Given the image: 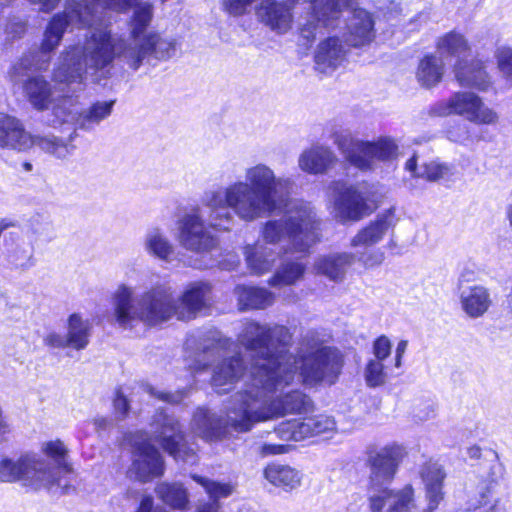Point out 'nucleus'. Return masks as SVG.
Here are the masks:
<instances>
[{
	"label": "nucleus",
	"instance_id": "obj_48",
	"mask_svg": "<svg viewBox=\"0 0 512 512\" xmlns=\"http://www.w3.org/2000/svg\"><path fill=\"white\" fill-rule=\"evenodd\" d=\"M354 255V260L363 264L366 268H373L379 266L385 259V254L380 249H372L371 247L364 248V251L357 252Z\"/></svg>",
	"mask_w": 512,
	"mask_h": 512
},
{
	"label": "nucleus",
	"instance_id": "obj_27",
	"mask_svg": "<svg viewBox=\"0 0 512 512\" xmlns=\"http://www.w3.org/2000/svg\"><path fill=\"white\" fill-rule=\"evenodd\" d=\"M115 103L116 100L96 101L77 115L71 112L68 122L73 121L78 129L92 131L111 115Z\"/></svg>",
	"mask_w": 512,
	"mask_h": 512
},
{
	"label": "nucleus",
	"instance_id": "obj_3",
	"mask_svg": "<svg viewBox=\"0 0 512 512\" xmlns=\"http://www.w3.org/2000/svg\"><path fill=\"white\" fill-rule=\"evenodd\" d=\"M210 293L207 282L189 284L180 297L168 285H157L136 294L133 287L120 284L111 295L112 320L122 329H133L139 323L155 327L173 317L189 320L207 306Z\"/></svg>",
	"mask_w": 512,
	"mask_h": 512
},
{
	"label": "nucleus",
	"instance_id": "obj_26",
	"mask_svg": "<svg viewBox=\"0 0 512 512\" xmlns=\"http://www.w3.org/2000/svg\"><path fill=\"white\" fill-rule=\"evenodd\" d=\"M394 209H389L379 215L368 226L361 229L351 240L353 247H371L382 240L388 229L395 223Z\"/></svg>",
	"mask_w": 512,
	"mask_h": 512
},
{
	"label": "nucleus",
	"instance_id": "obj_10",
	"mask_svg": "<svg viewBox=\"0 0 512 512\" xmlns=\"http://www.w3.org/2000/svg\"><path fill=\"white\" fill-rule=\"evenodd\" d=\"M333 191L334 214L340 221H358L376 209L382 194L374 185L348 186L336 182Z\"/></svg>",
	"mask_w": 512,
	"mask_h": 512
},
{
	"label": "nucleus",
	"instance_id": "obj_44",
	"mask_svg": "<svg viewBox=\"0 0 512 512\" xmlns=\"http://www.w3.org/2000/svg\"><path fill=\"white\" fill-rule=\"evenodd\" d=\"M192 478L199 483L214 500L228 497L234 491V487L227 483L215 482L198 475H193Z\"/></svg>",
	"mask_w": 512,
	"mask_h": 512
},
{
	"label": "nucleus",
	"instance_id": "obj_19",
	"mask_svg": "<svg viewBox=\"0 0 512 512\" xmlns=\"http://www.w3.org/2000/svg\"><path fill=\"white\" fill-rule=\"evenodd\" d=\"M208 203L196 213L183 217L179 226V243L186 249L203 252L210 250L215 245L213 236L205 229L207 221Z\"/></svg>",
	"mask_w": 512,
	"mask_h": 512
},
{
	"label": "nucleus",
	"instance_id": "obj_60",
	"mask_svg": "<svg viewBox=\"0 0 512 512\" xmlns=\"http://www.w3.org/2000/svg\"><path fill=\"white\" fill-rule=\"evenodd\" d=\"M16 225L17 224L14 221H11L9 219H2L0 221V232L2 233L4 230L8 228L16 227Z\"/></svg>",
	"mask_w": 512,
	"mask_h": 512
},
{
	"label": "nucleus",
	"instance_id": "obj_31",
	"mask_svg": "<svg viewBox=\"0 0 512 512\" xmlns=\"http://www.w3.org/2000/svg\"><path fill=\"white\" fill-rule=\"evenodd\" d=\"M68 27L69 25L62 14H54L49 20L38 49L39 55L43 58L47 57L49 63L51 62L52 53L60 45Z\"/></svg>",
	"mask_w": 512,
	"mask_h": 512
},
{
	"label": "nucleus",
	"instance_id": "obj_23",
	"mask_svg": "<svg viewBox=\"0 0 512 512\" xmlns=\"http://www.w3.org/2000/svg\"><path fill=\"white\" fill-rule=\"evenodd\" d=\"M458 299L461 310L470 319L483 317L492 306L488 288L483 285H458Z\"/></svg>",
	"mask_w": 512,
	"mask_h": 512
},
{
	"label": "nucleus",
	"instance_id": "obj_40",
	"mask_svg": "<svg viewBox=\"0 0 512 512\" xmlns=\"http://www.w3.org/2000/svg\"><path fill=\"white\" fill-rule=\"evenodd\" d=\"M275 433L284 441H301L314 436L310 417L282 422L275 429Z\"/></svg>",
	"mask_w": 512,
	"mask_h": 512
},
{
	"label": "nucleus",
	"instance_id": "obj_15",
	"mask_svg": "<svg viewBox=\"0 0 512 512\" xmlns=\"http://www.w3.org/2000/svg\"><path fill=\"white\" fill-rule=\"evenodd\" d=\"M152 426L156 441L175 460L190 464L196 462L195 452L187 445L178 420L165 412H159L155 415Z\"/></svg>",
	"mask_w": 512,
	"mask_h": 512
},
{
	"label": "nucleus",
	"instance_id": "obj_30",
	"mask_svg": "<svg viewBox=\"0 0 512 512\" xmlns=\"http://www.w3.org/2000/svg\"><path fill=\"white\" fill-rule=\"evenodd\" d=\"M345 52L344 46L340 43L338 37H328L319 44L316 51V68L321 72H326L327 69L334 70L343 62Z\"/></svg>",
	"mask_w": 512,
	"mask_h": 512
},
{
	"label": "nucleus",
	"instance_id": "obj_9",
	"mask_svg": "<svg viewBox=\"0 0 512 512\" xmlns=\"http://www.w3.org/2000/svg\"><path fill=\"white\" fill-rule=\"evenodd\" d=\"M319 223L312 207L304 202H291L280 219L269 220L262 229L263 240L276 244L287 240L284 253H305L319 241Z\"/></svg>",
	"mask_w": 512,
	"mask_h": 512
},
{
	"label": "nucleus",
	"instance_id": "obj_8",
	"mask_svg": "<svg viewBox=\"0 0 512 512\" xmlns=\"http://www.w3.org/2000/svg\"><path fill=\"white\" fill-rule=\"evenodd\" d=\"M238 344L249 354L253 363L248 377H258L262 368L279 362L295 360L296 355L288 352L292 344L290 330L282 325L269 326L254 321L243 324L237 336Z\"/></svg>",
	"mask_w": 512,
	"mask_h": 512
},
{
	"label": "nucleus",
	"instance_id": "obj_2",
	"mask_svg": "<svg viewBox=\"0 0 512 512\" xmlns=\"http://www.w3.org/2000/svg\"><path fill=\"white\" fill-rule=\"evenodd\" d=\"M151 18L149 6L136 9L130 21V40H115L107 33L94 35L84 47L65 48L52 72V82L43 75L28 76L22 91L28 103L38 112L52 111L56 124L68 123L74 97L83 90L86 70H102L113 60L137 71L144 63L168 61L173 54L171 42L157 34L144 35Z\"/></svg>",
	"mask_w": 512,
	"mask_h": 512
},
{
	"label": "nucleus",
	"instance_id": "obj_59",
	"mask_svg": "<svg viewBox=\"0 0 512 512\" xmlns=\"http://www.w3.org/2000/svg\"><path fill=\"white\" fill-rule=\"evenodd\" d=\"M408 346V342L406 340H401L396 347V355L403 356L406 352Z\"/></svg>",
	"mask_w": 512,
	"mask_h": 512
},
{
	"label": "nucleus",
	"instance_id": "obj_37",
	"mask_svg": "<svg viewBox=\"0 0 512 512\" xmlns=\"http://www.w3.org/2000/svg\"><path fill=\"white\" fill-rule=\"evenodd\" d=\"M443 74L442 58L436 55H427L420 61L416 77L423 87L431 88L442 80Z\"/></svg>",
	"mask_w": 512,
	"mask_h": 512
},
{
	"label": "nucleus",
	"instance_id": "obj_56",
	"mask_svg": "<svg viewBox=\"0 0 512 512\" xmlns=\"http://www.w3.org/2000/svg\"><path fill=\"white\" fill-rule=\"evenodd\" d=\"M287 452V447L281 444H263L260 448V454L262 456L278 455Z\"/></svg>",
	"mask_w": 512,
	"mask_h": 512
},
{
	"label": "nucleus",
	"instance_id": "obj_58",
	"mask_svg": "<svg viewBox=\"0 0 512 512\" xmlns=\"http://www.w3.org/2000/svg\"><path fill=\"white\" fill-rule=\"evenodd\" d=\"M153 507V499L149 496L144 497L141 501L138 512H151Z\"/></svg>",
	"mask_w": 512,
	"mask_h": 512
},
{
	"label": "nucleus",
	"instance_id": "obj_52",
	"mask_svg": "<svg viewBox=\"0 0 512 512\" xmlns=\"http://www.w3.org/2000/svg\"><path fill=\"white\" fill-rule=\"evenodd\" d=\"M391 353V342L386 336H380L373 344L374 360H385Z\"/></svg>",
	"mask_w": 512,
	"mask_h": 512
},
{
	"label": "nucleus",
	"instance_id": "obj_61",
	"mask_svg": "<svg viewBox=\"0 0 512 512\" xmlns=\"http://www.w3.org/2000/svg\"><path fill=\"white\" fill-rule=\"evenodd\" d=\"M93 423L98 429H105L108 425V420L104 417H97Z\"/></svg>",
	"mask_w": 512,
	"mask_h": 512
},
{
	"label": "nucleus",
	"instance_id": "obj_38",
	"mask_svg": "<svg viewBox=\"0 0 512 512\" xmlns=\"http://www.w3.org/2000/svg\"><path fill=\"white\" fill-rule=\"evenodd\" d=\"M306 265L299 261H285L277 268L268 283L272 287L292 286L304 278Z\"/></svg>",
	"mask_w": 512,
	"mask_h": 512
},
{
	"label": "nucleus",
	"instance_id": "obj_12",
	"mask_svg": "<svg viewBox=\"0 0 512 512\" xmlns=\"http://www.w3.org/2000/svg\"><path fill=\"white\" fill-rule=\"evenodd\" d=\"M57 480V471L34 454H26L17 460L0 459V482L21 481L34 488L46 487Z\"/></svg>",
	"mask_w": 512,
	"mask_h": 512
},
{
	"label": "nucleus",
	"instance_id": "obj_22",
	"mask_svg": "<svg viewBox=\"0 0 512 512\" xmlns=\"http://www.w3.org/2000/svg\"><path fill=\"white\" fill-rule=\"evenodd\" d=\"M370 509L372 512H412L416 509L414 501V489L411 485H405L402 489L391 490L384 488L370 496Z\"/></svg>",
	"mask_w": 512,
	"mask_h": 512
},
{
	"label": "nucleus",
	"instance_id": "obj_46",
	"mask_svg": "<svg viewBox=\"0 0 512 512\" xmlns=\"http://www.w3.org/2000/svg\"><path fill=\"white\" fill-rule=\"evenodd\" d=\"M42 451L47 457L51 458L57 466H66V456L68 451L60 440L49 441L43 444Z\"/></svg>",
	"mask_w": 512,
	"mask_h": 512
},
{
	"label": "nucleus",
	"instance_id": "obj_47",
	"mask_svg": "<svg viewBox=\"0 0 512 512\" xmlns=\"http://www.w3.org/2000/svg\"><path fill=\"white\" fill-rule=\"evenodd\" d=\"M27 26V18L17 15L9 16L5 24V34L12 40L22 38L27 31Z\"/></svg>",
	"mask_w": 512,
	"mask_h": 512
},
{
	"label": "nucleus",
	"instance_id": "obj_5",
	"mask_svg": "<svg viewBox=\"0 0 512 512\" xmlns=\"http://www.w3.org/2000/svg\"><path fill=\"white\" fill-rule=\"evenodd\" d=\"M149 6L151 18L144 29L143 34H157L162 40L171 42L174 50L169 59L173 58L178 50L179 43L173 37H165L160 32L149 30L154 17V6L149 2L137 0H66L64 11L60 12L69 26L78 28H93L95 31L83 45L94 36L107 33L115 40L129 41L130 21L138 7Z\"/></svg>",
	"mask_w": 512,
	"mask_h": 512
},
{
	"label": "nucleus",
	"instance_id": "obj_41",
	"mask_svg": "<svg viewBox=\"0 0 512 512\" xmlns=\"http://www.w3.org/2000/svg\"><path fill=\"white\" fill-rule=\"evenodd\" d=\"M275 433L284 441H301L314 436L310 417L282 422L275 429Z\"/></svg>",
	"mask_w": 512,
	"mask_h": 512
},
{
	"label": "nucleus",
	"instance_id": "obj_39",
	"mask_svg": "<svg viewBox=\"0 0 512 512\" xmlns=\"http://www.w3.org/2000/svg\"><path fill=\"white\" fill-rule=\"evenodd\" d=\"M26 235L36 241L51 242L56 238V231L52 221L45 215L36 213L31 215L24 226Z\"/></svg>",
	"mask_w": 512,
	"mask_h": 512
},
{
	"label": "nucleus",
	"instance_id": "obj_18",
	"mask_svg": "<svg viewBox=\"0 0 512 512\" xmlns=\"http://www.w3.org/2000/svg\"><path fill=\"white\" fill-rule=\"evenodd\" d=\"M300 0H288V2L278 0H261L255 7V14L258 20L272 31L278 34H285L292 27L293 14L292 7ZM309 3V14L306 22L314 13V4L317 0H303Z\"/></svg>",
	"mask_w": 512,
	"mask_h": 512
},
{
	"label": "nucleus",
	"instance_id": "obj_33",
	"mask_svg": "<svg viewBox=\"0 0 512 512\" xmlns=\"http://www.w3.org/2000/svg\"><path fill=\"white\" fill-rule=\"evenodd\" d=\"M235 294L241 310L265 309L274 303V294L264 288L237 286Z\"/></svg>",
	"mask_w": 512,
	"mask_h": 512
},
{
	"label": "nucleus",
	"instance_id": "obj_34",
	"mask_svg": "<svg viewBox=\"0 0 512 512\" xmlns=\"http://www.w3.org/2000/svg\"><path fill=\"white\" fill-rule=\"evenodd\" d=\"M244 254L249 269L257 275L270 271L276 259L273 250L260 243L246 246Z\"/></svg>",
	"mask_w": 512,
	"mask_h": 512
},
{
	"label": "nucleus",
	"instance_id": "obj_11",
	"mask_svg": "<svg viewBox=\"0 0 512 512\" xmlns=\"http://www.w3.org/2000/svg\"><path fill=\"white\" fill-rule=\"evenodd\" d=\"M438 51L441 55L456 57L455 77L463 87L475 88L485 91L490 86V78L480 60L467 63L464 58L468 53V45L461 34L450 32L438 42Z\"/></svg>",
	"mask_w": 512,
	"mask_h": 512
},
{
	"label": "nucleus",
	"instance_id": "obj_57",
	"mask_svg": "<svg viewBox=\"0 0 512 512\" xmlns=\"http://www.w3.org/2000/svg\"><path fill=\"white\" fill-rule=\"evenodd\" d=\"M114 407L121 414H125L128 411V401L126 397L118 391L114 399Z\"/></svg>",
	"mask_w": 512,
	"mask_h": 512
},
{
	"label": "nucleus",
	"instance_id": "obj_29",
	"mask_svg": "<svg viewBox=\"0 0 512 512\" xmlns=\"http://www.w3.org/2000/svg\"><path fill=\"white\" fill-rule=\"evenodd\" d=\"M144 251L153 258L170 263L174 259L175 247L166 233L158 228L146 232L143 238Z\"/></svg>",
	"mask_w": 512,
	"mask_h": 512
},
{
	"label": "nucleus",
	"instance_id": "obj_54",
	"mask_svg": "<svg viewBox=\"0 0 512 512\" xmlns=\"http://www.w3.org/2000/svg\"><path fill=\"white\" fill-rule=\"evenodd\" d=\"M448 138L455 142H464L469 139V132L466 124L448 130Z\"/></svg>",
	"mask_w": 512,
	"mask_h": 512
},
{
	"label": "nucleus",
	"instance_id": "obj_1",
	"mask_svg": "<svg viewBox=\"0 0 512 512\" xmlns=\"http://www.w3.org/2000/svg\"><path fill=\"white\" fill-rule=\"evenodd\" d=\"M340 352L325 346L317 334L309 331L303 337L295 360L279 362L260 370V375L244 380L229 401L224 418L199 408L193 415L192 429L206 440L225 437L230 429L248 432L260 422L287 414L308 412L312 401L300 390L282 393L294 383L315 387L322 382L333 384L342 368Z\"/></svg>",
	"mask_w": 512,
	"mask_h": 512
},
{
	"label": "nucleus",
	"instance_id": "obj_51",
	"mask_svg": "<svg viewBox=\"0 0 512 512\" xmlns=\"http://www.w3.org/2000/svg\"><path fill=\"white\" fill-rule=\"evenodd\" d=\"M313 435H320L329 431H333L336 428L334 419L326 415H318L310 417Z\"/></svg>",
	"mask_w": 512,
	"mask_h": 512
},
{
	"label": "nucleus",
	"instance_id": "obj_63",
	"mask_svg": "<svg viewBox=\"0 0 512 512\" xmlns=\"http://www.w3.org/2000/svg\"><path fill=\"white\" fill-rule=\"evenodd\" d=\"M353 164H357L356 166L360 169H368L369 168V162H365V161H362V162H352Z\"/></svg>",
	"mask_w": 512,
	"mask_h": 512
},
{
	"label": "nucleus",
	"instance_id": "obj_62",
	"mask_svg": "<svg viewBox=\"0 0 512 512\" xmlns=\"http://www.w3.org/2000/svg\"><path fill=\"white\" fill-rule=\"evenodd\" d=\"M471 458H479L481 455V449L477 446L471 447L468 451Z\"/></svg>",
	"mask_w": 512,
	"mask_h": 512
},
{
	"label": "nucleus",
	"instance_id": "obj_4",
	"mask_svg": "<svg viewBox=\"0 0 512 512\" xmlns=\"http://www.w3.org/2000/svg\"><path fill=\"white\" fill-rule=\"evenodd\" d=\"M249 177L252 186L240 182L208 197L207 224L210 227L229 230L233 220L229 208L248 221L280 208L290 182L275 180L273 172L264 165L256 166Z\"/></svg>",
	"mask_w": 512,
	"mask_h": 512
},
{
	"label": "nucleus",
	"instance_id": "obj_45",
	"mask_svg": "<svg viewBox=\"0 0 512 512\" xmlns=\"http://www.w3.org/2000/svg\"><path fill=\"white\" fill-rule=\"evenodd\" d=\"M365 381L369 387H379L385 384L387 373L382 361L371 359L365 368Z\"/></svg>",
	"mask_w": 512,
	"mask_h": 512
},
{
	"label": "nucleus",
	"instance_id": "obj_7",
	"mask_svg": "<svg viewBox=\"0 0 512 512\" xmlns=\"http://www.w3.org/2000/svg\"><path fill=\"white\" fill-rule=\"evenodd\" d=\"M233 341L218 331H210L197 339L190 336L186 341L187 349L195 348L194 365L196 370H204L215 358H221L212 368L211 385L218 394H226L234 389L244 376L246 366L242 356L237 353L227 357Z\"/></svg>",
	"mask_w": 512,
	"mask_h": 512
},
{
	"label": "nucleus",
	"instance_id": "obj_21",
	"mask_svg": "<svg viewBox=\"0 0 512 512\" xmlns=\"http://www.w3.org/2000/svg\"><path fill=\"white\" fill-rule=\"evenodd\" d=\"M506 468L499 460L497 454L489 461L485 470L478 476V481L469 502V507L477 509L489 505L497 492V489L504 480Z\"/></svg>",
	"mask_w": 512,
	"mask_h": 512
},
{
	"label": "nucleus",
	"instance_id": "obj_16",
	"mask_svg": "<svg viewBox=\"0 0 512 512\" xmlns=\"http://www.w3.org/2000/svg\"><path fill=\"white\" fill-rule=\"evenodd\" d=\"M432 112L437 116L457 114L471 122L483 124L494 123L497 119L496 113L485 107L480 97L472 92L454 93L447 101L436 103Z\"/></svg>",
	"mask_w": 512,
	"mask_h": 512
},
{
	"label": "nucleus",
	"instance_id": "obj_36",
	"mask_svg": "<svg viewBox=\"0 0 512 512\" xmlns=\"http://www.w3.org/2000/svg\"><path fill=\"white\" fill-rule=\"evenodd\" d=\"M264 476L272 485L284 490H293L301 483L300 472L287 465H268L264 470Z\"/></svg>",
	"mask_w": 512,
	"mask_h": 512
},
{
	"label": "nucleus",
	"instance_id": "obj_42",
	"mask_svg": "<svg viewBox=\"0 0 512 512\" xmlns=\"http://www.w3.org/2000/svg\"><path fill=\"white\" fill-rule=\"evenodd\" d=\"M155 492L165 504L174 509L183 510L188 505V494L181 484L163 482L157 485Z\"/></svg>",
	"mask_w": 512,
	"mask_h": 512
},
{
	"label": "nucleus",
	"instance_id": "obj_64",
	"mask_svg": "<svg viewBox=\"0 0 512 512\" xmlns=\"http://www.w3.org/2000/svg\"><path fill=\"white\" fill-rule=\"evenodd\" d=\"M21 167H22V171H24V172H29L32 170V165L30 162H23Z\"/></svg>",
	"mask_w": 512,
	"mask_h": 512
},
{
	"label": "nucleus",
	"instance_id": "obj_25",
	"mask_svg": "<svg viewBox=\"0 0 512 512\" xmlns=\"http://www.w3.org/2000/svg\"><path fill=\"white\" fill-rule=\"evenodd\" d=\"M354 262V255L351 253H337L319 256L313 264V271L334 282L343 281L348 267Z\"/></svg>",
	"mask_w": 512,
	"mask_h": 512
},
{
	"label": "nucleus",
	"instance_id": "obj_49",
	"mask_svg": "<svg viewBox=\"0 0 512 512\" xmlns=\"http://www.w3.org/2000/svg\"><path fill=\"white\" fill-rule=\"evenodd\" d=\"M299 160H334L332 150L323 144L316 143L305 149Z\"/></svg>",
	"mask_w": 512,
	"mask_h": 512
},
{
	"label": "nucleus",
	"instance_id": "obj_28",
	"mask_svg": "<svg viewBox=\"0 0 512 512\" xmlns=\"http://www.w3.org/2000/svg\"><path fill=\"white\" fill-rule=\"evenodd\" d=\"M445 477V472L437 463H430L422 468L421 478L425 485V498L430 508H438L444 499L443 481Z\"/></svg>",
	"mask_w": 512,
	"mask_h": 512
},
{
	"label": "nucleus",
	"instance_id": "obj_13",
	"mask_svg": "<svg viewBox=\"0 0 512 512\" xmlns=\"http://www.w3.org/2000/svg\"><path fill=\"white\" fill-rule=\"evenodd\" d=\"M333 141L344 156V160H390L405 157L399 151L396 141L388 136L380 137L376 141H364L354 138L350 132H334Z\"/></svg>",
	"mask_w": 512,
	"mask_h": 512
},
{
	"label": "nucleus",
	"instance_id": "obj_43",
	"mask_svg": "<svg viewBox=\"0 0 512 512\" xmlns=\"http://www.w3.org/2000/svg\"><path fill=\"white\" fill-rule=\"evenodd\" d=\"M36 145L47 153L62 158L66 156L67 145L53 135L33 136V146Z\"/></svg>",
	"mask_w": 512,
	"mask_h": 512
},
{
	"label": "nucleus",
	"instance_id": "obj_53",
	"mask_svg": "<svg viewBox=\"0 0 512 512\" xmlns=\"http://www.w3.org/2000/svg\"><path fill=\"white\" fill-rule=\"evenodd\" d=\"M143 389L148 394H150L152 396H155L158 399L163 400L165 402L179 403L183 399V393H180V392L174 393V394H172V393H165V392L157 393L156 390L152 386H150V385L143 386Z\"/></svg>",
	"mask_w": 512,
	"mask_h": 512
},
{
	"label": "nucleus",
	"instance_id": "obj_50",
	"mask_svg": "<svg viewBox=\"0 0 512 512\" xmlns=\"http://www.w3.org/2000/svg\"><path fill=\"white\" fill-rule=\"evenodd\" d=\"M497 64L502 75L512 82V48L502 47L496 53Z\"/></svg>",
	"mask_w": 512,
	"mask_h": 512
},
{
	"label": "nucleus",
	"instance_id": "obj_17",
	"mask_svg": "<svg viewBox=\"0 0 512 512\" xmlns=\"http://www.w3.org/2000/svg\"><path fill=\"white\" fill-rule=\"evenodd\" d=\"M133 462L127 471L130 479L147 482L154 477L161 476L164 465L159 451L143 435L133 442Z\"/></svg>",
	"mask_w": 512,
	"mask_h": 512
},
{
	"label": "nucleus",
	"instance_id": "obj_32",
	"mask_svg": "<svg viewBox=\"0 0 512 512\" xmlns=\"http://www.w3.org/2000/svg\"><path fill=\"white\" fill-rule=\"evenodd\" d=\"M404 169L409 174V178H404L406 182L413 179L437 181L453 174L449 165L439 162H405Z\"/></svg>",
	"mask_w": 512,
	"mask_h": 512
},
{
	"label": "nucleus",
	"instance_id": "obj_14",
	"mask_svg": "<svg viewBox=\"0 0 512 512\" xmlns=\"http://www.w3.org/2000/svg\"><path fill=\"white\" fill-rule=\"evenodd\" d=\"M407 452L404 446L388 444L378 450L370 451L367 459L370 488L378 493L387 488L398 470Z\"/></svg>",
	"mask_w": 512,
	"mask_h": 512
},
{
	"label": "nucleus",
	"instance_id": "obj_55",
	"mask_svg": "<svg viewBox=\"0 0 512 512\" xmlns=\"http://www.w3.org/2000/svg\"><path fill=\"white\" fill-rule=\"evenodd\" d=\"M301 169L309 174H323L328 165L327 162H301Z\"/></svg>",
	"mask_w": 512,
	"mask_h": 512
},
{
	"label": "nucleus",
	"instance_id": "obj_6",
	"mask_svg": "<svg viewBox=\"0 0 512 512\" xmlns=\"http://www.w3.org/2000/svg\"><path fill=\"white\" fill-rule=\"evenodd\" d=\"M355 4V0H317L311 18L300 27L302 44L310 47L317 34H323L324 29L338 27L344 13L349 15L345 22L346 44L352 47H362L371 43L375 37L372 16L364 9L355 8Z\"/></svg>",
	"mask_w": 512,
	"mask_h": 512
},
{
	"label": "nucleus",
	"instance_id": "obj_20",
	"mask_svg": "<svg viewBox=\"0 0 512 512\" xmlns=\"http://www.w3.org/2000/svg\"><path fill=\"white\" fill-rule=\"evenodd\" d=\"M91 328L88 320L83 319L78 313H73L67 319L66 334L49 332L44 336L43 343L51 348L83 350L89 344Z\"/></svg>",
	"mask_w": 512,
	"mask_h": 512
},
{
	"label": "nucleus",
	"instance_id": "obj_35",
	"mask_svg": "<svg viewBox=\"0 0 512 512\" xmlns=\"http://www.w3.org/2000/svg\"><path fill=\"white\" fill-rule=\"evenodd\" d=\"M49 65L48 58L41 57L38 50L29 51L11 67L9 74L13 82H23V77L27 78L29 72L46 71Z\"/></svg>",
	"mask_w": 512,
	"mask_h": 512
},
{
	"label": "nucleus",
	"instance_id": "obj_24",
	"mask_svg": "<svg viewBox=\"0 0 512 512\" xmlns=\"http://www.w3.org/2000/svg\"><path fill=\"white\" fill-rule=\"evenodd\" d=\"M0 146L25 151L33 146V136L18 118L0 112Z\"/></svg>",
	"mask_w": 512,
	"mask_h": 512
}]
</instances>
